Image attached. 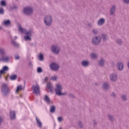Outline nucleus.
Returning a JSON list of instances; mask_svg holds the SVG:
<instances>
[{
  "instance_id": "obj_1",
  "label": "nucleus",
  "mask_w": 129,
  "mask_h": 129,
  "mask_svg": "<svg viewBox=\"0 0 129 129\" xmlns=\"http://www.w3.org/2000/svg\"><path fill=\"white\" fill-rule=\"evenodd\" d=\"M2 92L4 96H5L6 97H7V96H9V95L11 92V90H10V88L9 87V86H8V84H3L2 88Z\"/></svg>"
},
{
  "instance_id": "obj_2",
  "label": "nucleus",
  "mask_w": 129,
  "mask_h": 129,
  "mask_svg": "<svg viewBox=\"0 0 129 129\" xmlns=\"http://www.w3.org/2000/svg\"><path fill=\"white\" fill-rule=\"evenodd\" d=\"M62 90H63V88L61 84H56V88L55 89V94L58 95V96H62V95H66V93H62Z\"/></svg>"
},
{
  "instance_id": "obj_3",
  "label": "nucleus",
  "mask_w": 129,
  "mask_h": 129,
  "mask_svg": "<svg viewBox=\"0 0 129 129\" xmlns=\"http://www.w3.org/2000/svg\"><path fill=\"white\" fill-rule=\"evenodd\" d=\"M91 42L94 46H98L101 43V37L100 36H94L92 38Z\"/></svg>"
},
{
  "instance_id": "obj_4",
  "label": "nucleus",
  "mask_w": 129,
  "mask_h": 129,
  "mask_svg": "<svg viewBox=\"0 0 129 129\" xmlns=\"http://www.w3.org/2000/svg\"><path fill=\"white\" fill-rule=\"evenodd\" d=\"M43 122L45 125H51L52 121H51V118L49 114H46L44 115L43 117Z\"/></svg>"
},
{
  "instance_id": "obj_5",
  "label": "nucleus",
  "mask_w": 129,
  "mask_h": 129,
  "mask_svg": "<svg viewBox=\"0 0 129 129\" xmlns=\"http://www.w3.org/2000/svg\"><path fill=\"white\" fill-rule=\"evenodd\" d=\"M49 68L51 71L57 72L60 70V65H59L57 62H51L49 64Z\"/></svg>"
},
{
  "instance_id": "obj_6",
  "label": "nucleus",
  "mask_w": 129,
  "mask_h": 129,
  "mask_svg": "<svg viewBox=\"0 0 129 129\" xmlns=\"http://www.w3.org/2000/svg\"><path fill=\"white\" fill-rule=\"evenodd\" d=\"M33 30H29L28 32H26V35L24 36V39L25 41H32V36H33Z\"/></svg>"
},
{
  "instance_id": "obj_7",
  "label": "nucleus",
  "mask_w": 129,
  "mask_h": 129,
  "mask_svg": "<svg viewBox=\"0 0 129 129\" xmlns=\"http://www.w3.org/2000/svg\"><path fill=\"white\" fill-rule=\"evenodd\" d=\"M44 23L46 26L50 27L52 25V17L50 15L46 16L44 18Z\"/></svg>"
},
{
  "instance_id": "obj_8",
  "label": "nucleus",
  "mask_w": 129,
  "mask_h": 129,
  "mask_svg": "<svg viewBox=\"0 0 129 129\" xmlns=\"http://www.w3.org/2000/svg\"><path fill=\"white\" fill-rule=\"evenodd\" d=\"M51 52L55 55H58L60 53V47L56 45H53L51 46Z\"/></svg>"
},
{
  "instance_id": "obj_9",
  "label": "nucleus",
  "mask_w": 129,
  "mask_h": 129,
  "mask_svg": "<svg viewBox=\"0 0 129 129\" xmlns=\"http://www.w3.org/2000/svg\"><path fill=\"white\" fill-rule=\"evenodd\" d=\"M33 8L30 7H26L24 8L23 10V12L25 15H27V16H31L32 14H33Z\"/></svg>"
},
{
  "instance_id": "obj_10",
  "label": "nucleus",
  "mask_w": 129,
  "mask_h": 129,
  "mask_svg": "<svg viewBox=\"0 0 129 129\" xmlns=\"http://www.w3.org/2000/svg\"><path fill=\"white\" fill-rule=\"evenodd\" d=\"M109 77L110 80L112 82H115L117 80V74L116 73H113L110 75Z\"/></svg>"
},
{
  "instance_id": "obj_11",
  "label": "nucleus",
  "mask_w": 129,
  "mask_h": 129,
  "mask_svg": "<svg viewBox=\"0 0 129 129\" xmlns=\"http://www.w3.org/2000/svg\"><path fill=\"white\" fill-rule=\"evenodd\" d=\"M33 93H34L36 95H40V86L38 85L34 86Z\"/></svg>"
},
{
  "instance_id": "obj_12",
  "label": "nucleus",
  "mask_w": 129,
  "mask_h": 129,
  "mask_svg": "<svg viewBox=\"0 0 129 129\" xmlns=\"http://www.w3.org/2000/svg\"><path fill=\"white\" fill-rule=\"evenodd\" d=\"M18 25L19 26L18 30L20 33H21V34H27V33H28V31H27V29H26V28H23V27H22V26H21V24L18 23Z\"/></svg>"
},
{
  "instance_id": "obj_13",
  "label": "nucleus",
  "mask_w": 129,
  "mask_h": 129,
  "mask_svg": "<svg viewBox=\"0 0 129 129\" xmlns=\"http://www.w3.org/2000/svg\"><path fill=\"white\" fill-rule=\"evenodd\" d=\"M116 67L119 71H122L123 70V63L121 61H119L117 63Z\"/></svg>"
},
{
  "instance_id": "obj_14",
  "label": "nucleus",
  "mask_w": 129,
  "mask_h": 129,
  "mask_svg": "<svg viewBox=\"0 0 129 129\" xmlns=\"http://www.w3.org/2000/svg\"><path fill=\"white\" fill-rule=\"evenodd\" d=\"M102 88L106 91H107V90H109V83L107 82H104L102 85Z\"/></svg>"
},
{
  "instance_id": "obj_15",
  "label": "nucleus",
  "mask_w": 129,
  "mask_h": 129,
  "mask_svg": "<svg viewBox=\"0 0 129 129\" xmlns=\"http://www.w3.org/2000/svg\"><path fill=\"white\" fill-rule=\"evenodd\" d=\"M105 23V19L102 18L100 19L97 22L98 26H103Z\"/></svg>"
},
{
  "instance_id": "obj_16",
  "label": "nucleus",
  "mask_w": 129,
  "mask_h": 129,
  "mask_svg": "<svg viewBox=\"0 0 129 129\" xmlns=\"http://www.w3.org/2000/svg\"><path fill=\"white\" fill-rule=\"evenodd\" d=\"M108 119L109 120V121H110V122H112V123L115 121V118H114L113 115L111 114L108 115Z\"/></svg>"
},
{
  "instance_id": "obj_17",
  "label": "nucleus",
  "mask_w": 129,
  "mask_h": 129,
  "mask_svg": "<svg viewBox=\"0 0 129 129\" xmlns=\"http://www.w3.org/2000/svg\"><path fill=\"white\" fill-rule=\"evenodd\" d=\"M81 65L83 67H88L89 66V61L88 60H83L81 62Z\"/></svg>"
},
{
  "instance_id": "obj_18",
  "label": "nucleus",
  "mask_w": 129,
  "mask_h": 129,
  "mask_svg": "<svg viewBox=\"0 0 129 129\" xmlns=\"http://www.w3.org/2000/svg\"><path fill=\"white\" fill-rule=\"evenodd\" d=\"M46 87L51 93L53 92V85L51 83H48L46 85Z\"/></svg>"
},
{
  "instance_id": "obj_19",
  "label": "nucleus",
  "mask_w": 129,
  "mask_h": 129,
  "mask_svg": "<svg viewBox=\"0 0 129 129\" xmlns=\"http://www.w3.org/2000/svg\"><path fill=\"white\" fill-rule=\"evenodd\" d=\"M115 13V5H113L110 9V15L113 16V14Z\"/></svg>"
},
{
  "instance_id": "obj_20",
  "label": "nucleus",
  "mask_w": 129,
  "mask_h": 129,
  "mask_svg": "<svg viewBox=\"0 0 129 129\" xmlns=\"http://www.w3.org/2000/svg\"><path fill=\"white\" fill-rule=\"evenodd\" d=\"M115 42L118 46H121L123 44V41L120 38H118L115 40Z\"/></svg>"
},
{
  "instance_id": "obj_21",
  "label": "nucleus",
  "mask_w": 129,
  "mask_h": 129,
  "mask_svg": "<svg viewBox=\"0 0 129 129\" xmlns=\"http://www.w3.org/2000/svg\"><path fill=\"white\" fill-rule=\"evenodd\" d=\"M105 60L104 59L101 58L98 61V65L100 67H103L104 66V62Z\"/></svg>"
},
{
  "instance_id": "obj_22",
  "label": "nucleus",
  "mask_w": 129,
  "mask_h": 129,
  "mask_svg": "<svg viewBox=\"0 0 129 129\" xmlns=\"http://www.w3.org/2000/svg\"><path fill=\"white\" fill-rule=\"evenodd\" d=\"M10 116L11 119L12 120L16 118V112L15 111H11L10 114Z\"/></svg>"
},
{
  "instance_id": "obj_23",
  "label": "nucleus",
  "mask_w": 129,
  "mask_h": 129,
  "mask_svg": "<svg viewBox=\"0 0 129 129\" xmlns=\"http://www.w3.org/2000/svg\"><path fill=\"white\" fill-rule=\"evenodd\" d=\"M9 70V67L5 66L3 67L2 69L1 70V72H3V74H5L6 72Z\"/></svg>"
},
{
  "instance_id": "obj_24",
  "label": "nucleus",
  "mask_w": 129,
  "mask_h": 129,
  "mask_svg": "<svg viewBox=\"0 0 129 129\" xmlns=\"http://www.w3.org/2000/svg\"><path fill=\"white\" fill-rule=\"evenodd\" d=\"M11 20H10L9 19L4 21L3 22V25L5 26V27H7V26H9V25H11Z\"/></svg>"
},
{
  "instance_id": "obj_25",
  "label": "nucleus",
  "mask_w": 129,
  "mask_h": 129,
  "mask_svg": "<svg viewBox=\"0 0 129 129\" xmlns=\"http://www.w3.org/2000/svg\"><path fill=\"white\" fill-rule=\"evenodd\" d=\"M101 36L102 38L103 42H106L107 41V35L106 34L103 33Z\"/></svg>"
},
{
  "instance_id": "obj_26",
  "label": "nucleus",
  "mask_w": 129,
  "mask_h": 129,
  "mask_svg": "<svg viewBox=\"0 0 129 129\" xmlns=\"http://www.w3.org/2000/svg\"><path fill=\"white\" fill-rule=\"evenodd\" d=\"M120 98L123 101H126L127 100V96L125 94L121 95Z\"/></svg>"
},
{
  "instance_id": "obj_27",
  "label": "nucleus",
  "mask_w": 129,
  "mask_h": 129,
  "mask_svg": "<svg viewBox=\"0 0 129 129\" xmlns=\"http://www.w3.org/2000/svg\"><path fill=\"white\" fill-rule=\"evenodd\" d=\"M0 61H2V62H9L10 61V57H2L0 58Z\"/></svg>"
},
{
  "instance_id": "obj_28",
  "label": "nucleus",
  "mask_w": 129,
  "mask_h": 129,
  "mask_svg": "<svg viewBox=\"0 0 129 129\" xmlns=\"http://www.w3.org/2000/svg\"><path fill=\"white\" fill-rule=\"evenodd\" d=\"M78 125L79 127H80V128H83V127H84V124H83V122H82L81 121H79Z\"/></svg>"
},
{
  "instance_id": "obj_29",
  "label": "nucleus",
  "mask_w": 129,
  "mask_h": 129,
  "mask_svg": "<svg viewBox=\"0 0 129 129\" xmlns=\"http://www.w3.org/2000/svg\"><path fill=\"white\" fill-rule=\"evenodd\" d=\"M97 53H92L90 54V57L92 59H96L97 58Z\"/></svg>"
},
{
  "instance_id": "obj_30",
  "label": "nucleus",
  "mask_w": 129,
  "mask_h": 129,
  "mask_svg": "<svg viewBox=\"0 0 129 129\" xmlns=\"http://www.w3.org/2000/svg\"><path fill=\"white\" fill-rule=\"evenodd\" d=\"M55 111H56V107L54 105L51 106L50 107V112L53 113L55 112Z\"/></svg>"
},
{
  "instance_id": "obj_31",
  "label": "nucleus",
  "mask_w": 129,
  "mask_h": 129,
  "mask_svg": "<svg viewBox=\"0 0 129 129\" xmlns=\"http://www.w3.org/2000/svg\"><path fill=\"white\" fill-rule=\"evenodd\" d=\"M36 121L38 126H39V127H42V122H41V121H40L38 118H36Z\"/></svg>"
},
{
  "instance_id": "obj_32",
  "label": "nucleus",
  "mask_w": 129,
  "mask_h": 129,
  "mask_svg": "<svg viewBox=\"0 0 129 129\" xmlns=\"http://www.w3.org/2000/svg\"><path fill=\"white\" fill-rule=\"evenodd\" d=\"M17 78V75H13L10 77L11 80H16Z\"/></svg>"
},
{
  "instance_id": "obj_33",
  "label": "nucleus",
  "mask_w": 129,
  "mask_h": 129,
  "mask_svg": "<svg viewBox=\"0 0 129 129\" xmlns=\"http://www.w3.org/2000/svg\"><path fill=\"white\" fill-rule=\"evenodd\" d=\"M22 53L23 54L24 56H26V55H27V48L26 47L22 49Z\"/></svg>"
},
{
  "instance_id": "obj_34",
  "label": "nucleus",
  "mask_w": 129,
  "mask_h": 129,
  "mask_svg": "<svg viewBox=\"0 0 129 129\" xmlns=\"http://www.w3.org/2000/svg\"><path fill=\"white\" fill-rule=\"evenodd\" d=\"M39 59L40 61H43L44 60V55L43 54L41 53L39 56Z\"/></svg>"
},
{
  "instance_id": "obj_35",
  "label": "nucleus",
  "mask_w": 129,
  "mask_h": 129,
  "mask_svg": "<svg viewBox=\"0 0 129 129\" xmlns=\"http://www.w3.org/2000/svg\"><path fill=\"white\" fill-rule=\"evenodd\" d=\"M1 5L3 7H7V3L5 1H2L1 2Z\"/></svg>"
},
{
  "instance_id": "obj_36",
  "label": "nucleus",
  "mask_w": 129,
  "mask_h": 129,
  "mask_svg": "<svg viewBox=\"0 0 129 129\" xmlns=\"http://www.w3.org/2000/svg\"><path fill=\"white\" fill-rule=\"evenodd\" d=\"M92 32L94 35H97L98 34V31L95 29H92Z\"/></svg>"
},
{
  "instance_id": "obj_37",
  "label": "nucleus",
  "mask_w": 129,
  "mask_h": 129,
  "mask_svg": "<svg viewBox=\"0 0 129 129\" xmlns=\"http://www.w3.org/2000/svg\"><path fill=\"white\" fill-rule=\"evenodd\" d=\"M12 44H13L14 46H15V47H16V48H19V44H18V43H17V42H16V41L13 40L12 41Z\"/></svg>"
},
{
  "instance_id": "obj_38",
  "label": "nucleus",
  "mask_w": 129,
  "mask_h": 129,
  "mask_svg": "<svg viewBox=\"0 0 129 129\" xmlns=\"http://www.w3.org/2000/svg\"><path fill=\"white\" fill-rule=\"evenodd\" d=\"M57 78H58V76H54L51 77V80H53V81H56Z\"/></svg>"
},
{
  "instance_id": "obj_39",
  "label": "nucleus",
  "mask_w": 129,
  "mask_h": 129,
  "mask_svg": "<svg viewBox=\"0 0 129 129\" xmlns=\"http://www.w3.org/2000/svg\"><path fill=\"white\" fill-rule=\"evenodd\" d=\"M22 89H23L22 86H18L16 91V93H18V91H19V90H22Z\"/></svg>"
},
{
  "instance_id": "obj_40",
  "label": "nucleus",
  "mask_w": 129,
  "mask_h": 129,
  "mask_svg": "<svg viewBox=\"0 0 129 129\" xmlns=\"http://www.w3.org/2000/svg\"><path fill=\"white\" fill-rule=\"evenodd\" d=\"M45 100L46 101V102H50V98L49 97H48V96H45Z\"/></svg>"
},
{
  "instance_id": "obj_41",
  "label": "nucleus",
  "mask_w": 129,
  "mask_h": 129,
  "mask_svg": "<svg viewBox=\"0 0 129 129\" xmlns=\"http://www.w3.org/2000/svg\"><path fill=\"white\" fill-rule=\"evenodd\" d=\"M18 42H19V43H20L21 46H23L24 47H26V43H22V41H21V39L18 40Z\"/></svg>"
},
{
  "instance_id": "obj_42",
  "label": "nucleus",
  "mask_w": 129,
  "mask_h": 129,
  "mask_svg": "<svg viewBox=\"0 0 129 129\" xmlns=\"http://www.w3.org/2000/svg\"><path fill=\"white\" fill-rule=\"evenodd\" d=\"M37 72L38 73H42L43 72V70L42 69V68H37Z\"/></svg>"
},
{
  "instance_id": "obj_43",
  "label": "nucleus",
  "mask_w": 129,
  "mask_h": 129,
  "mask_svg": "<svg viewBox=\"0 0 129 129\" xmlns=\"http://www.w3.org/2000/svg\"><path fill=\"white\" fill-rule=\"evenodd\" d=\"M5 14V10L3 8H0V15H4Z\"/></svg>"
},
{
  "instance_id": "obj_44",
  "label": "nucleus",
  "mask_w": 129,
  "mask_h": 129,
  "mask_svg": "<svg viewBox=\"0 0 129 129\" xmlns=\"http://www.w3.org/2000/svg\"><path fill=\"white\" fill-rule=\"evenodd\" d=\"M0 54H1V55H5V50L1 48Z\"/></svg>"
},
{
  "instance_id": "obj_45",
  "label": "nucleus",
  "mask_w": 129,
  "mask_h": 129,
  "mask_svg": "<svg viewBox=\"0 0 129 129\" xmlns=\"http://www.w3.org/2000/svg\"><path fill=\"white\" fill-rule=\"evenodd\" d=\"M18 60H14L13 63V66H17V65L18 64Z\"/></svg>"
},
{
  "instance_id": "obj_46",
  "label": "nucleus",
  "mask_w": 129,
  "mask_h": 129,
  "mask_svg": "<svg viewBox=\"0 0 129 129\" xmlns=\"http://www.w3.org/2000/svg\"><path fill=\"white\" fill-rule=\"evenodd\" d=\"M111 96L113 98H115V97H116V94H115V93L112 92L111 94Z\"/></svg>"
},
{
  "instance_id": "obj_47",
  "label": "nucleus",
  "mask_w": 129,
  "mask_h": 129,
  "mask_svg": "<svg viewBox=\"0 0 129 129\" xmlns=\"http://www.w3.org/2000/svg\"><path fill=\"white\" fill-rule=\"evenodd\" d=\"M5 105H6V106H7V103H5V102H2L1 104V107H4V106H5Z\"/></svg>"
},
{
  "instance_id": "obj_48",
  "label": "nucleus",
  "mask_w": 129,
  "mask_h": 129,
  "mask_svg": "<svg viewBox=\"0 0 129 129\" xmlns=\"http://www.w3.org/2000/svg\"><path fill=\"white\" fill-rule=\"evenodd\" d=\"M69 96L71 98H75V96H74V94H73L70 93Z\"/></svg>"
},
{
  "instance_id": "obj_49",
  "label": "nucleus",
  "mask_w": 129,
  "mask_h": 129,
  "mask_svg": "<svg viewBox=\"0 0 129 129\" xmlns=\"http://www.w3.org/2000/svg\"><path fill=\"white\" fill-rule=\"evenodd\" d=\"M123 2L125 5H129V0H123Z\"/></svg>"
},
{
  "instance_id": "obj_50",
  "label": "nucleus",
  "mask_w": 129,
  "mask_h": 129,
  "mask_svg": "<svg viewBox=\"0 0 129 129\" xmlns=\"http://www.w3.org/2000/svg\"><path fill=\"white\" fill-rule=\"evenodd\" d=\"M57 119L59 122H61L63 120V118L62 117H58Z\"/></svg>"
},
{
  "instance_id": "obj_51",
  "label": "nucleus",
  "mask_w": 129,
  "mask_h": 129,
  "mask_svg": "<svg viewBox=\"0 0 129 129\" xmlns=\"http://www.w3.org/2000/svg\"><path fill=\"white\" fill-rule=\"evenodd\" d=\"M3 121H4V119L1 116H0V125H2V123H3Z\"/></svg>"
},
{
  "instance_id": "obj_52",
  "label": "nucleus",
  "mask_w": 129,
  "mask_h": 129,
  "mask_svg": "<svg viewBox=\"0 0 129 129\" xmlns=\"http://www.w3.org/2000/svg\"><path fill=\"white\" fill-rule=\"evenodd\" d=\"M18 9V7L17 6H14L13 7H12V10H17Z\"/></svg>"
},
{
  "instance_id": "obj_53",
  "label": "nucleus",
  "mask_w": 129,
  "mask_h": 129,
  "mask_svg": "<svg viewBox=\"0 0 129 129\" xmlns=\"http://www.w3.org/2000/svg\"><path fill=\"white\" fill-rule=\"evenodd\" d=\"M88 27H89V28H92V24L90 23H88Z\"/></svg>"
},
{
  "instance_id": "obj_54",
  "label": "nucleus",
  "mask_w": 129,
  "mask_h": 129,
  "mask_svg": "<svg viewBox=\"0 0 129 129\" xmlns=\"http://www.w3.org/2000/svg\"><path fill=\"white\" fill-rule=\"evenodd\" d=\"M96 124H97V121H95V120H93V125L95 126L96 125Z\"/></svg>"
},
{
  "instance_id": "obj_55",
  "label": "nucleus",
  "mask_w": 129,
  "mask_h": 129,
  "mask_svg": "<svg viewBox=\"0 0 129 129\" xmlns=\"http://www.w3.org/2000/svg\"><path fill=\"white\" fill-rule=\"evenodd\" d=\"M48 80H49V78L48 77H46L44 79L45 82H47V81H48Z\"/></svg>"
},
{
  "instance_id": "obj_56",
  "label": "nucleus",
  "mask_w": 129,
  "mask_h": 129,
  "mask_svg": "<svg viewBox=\"0 0 129 129\" xmlns=\"http://www.w3.org/2000/svg\"><path fill=\"white\" fill-rule=\"evenodd\" d=\"M16 60H19L20 59V57L19 56H15Z\"/></svg>"
},
{
  "instance_id": "obj_57",
  "label": "nucleus",
  "mask_w": 129,
  "mask_h": 129,
  "mask_svg": "<svg viewBox=\"0 0 129 129\" xmlns=\"http://www.w3.org/2000/svg\"><path fill=\"white\" fill-rule=\"evenodd\" d=\"M2 74H4V73L0 70V79L2 78Z\"/></svg>"
},
{
  "instance_id": "obj_58",
  "label": "nucleus",
  "mask_w": 129,
  "mask_h": 129,
  "mask_svg": "<svg viewBox=\"0 0 129 129\" xmlns=\"http://www.w3.org/2000/svg\"><path fill=\"white\" fill-rule=\"evenodd\" d=\"M29 66H31V67H32V66H33V64H32V62H29Z\"/></svg>"
},
{
  "instance_id": "obj_59",
  "label": "nucleus",
  "mask_w": 129,
  "mask_h": 129,
  "mask_svg": "<svg viewBox=\"0 0 129 129\" xmlns=\"http://www.w3.org/2000/svg\"><path fill=\"white\" fill-rule=\"evenodd\" d=\"M34 78H35V79H37V78H38V76L37 75H35Z\"/></svg>"
},
{
  "instance_id": "obj_60",
  "label": "nucleus",
  "mask_w": 129,
  "mask_h": 129,
  "mask_svg": "<svg viewBox=\"0 0 129 129\" xmlns=\"http://www.w3.org/2000/svg\"><path fill=\"white\" fill-rule=\"evenodd\" d=\"M17 38H18V37L17 36H15V40H17Z\"/></svg>"
},
{
  "instance_id": "obj_61",
  "label": "nucleus",
  "mask_w": 129,
  "mask_h": 129,
  "mask_svg": "<svg viewBox=\"0 0 129 129\" xmlns=\"http://www.w3.org/2000/svg\"><path fill=\"white\" fill-rule=\"evenodd\" d=\"M127 66H128V68L129 69V61H128V62L127 63Z\"/></svg>"
},
{
  "instance_id": "obj_62",
  "label": "nucleus",
  "mask_w": 129,
  "mask_h": 129,
  "mask_svg": "<svg viewBox=\"0 0 129 129\" xmlns=\"http://www.w3.org/2000/svg\"><path fill=\"white\" fill-rule=\"evenodd\" d=\"M2 27L0 26V30H2Z\"/></svg>"
},
{
  "instance_id": "obj_63",
  "label": "nucleus",
  "mask_w": 129,
  "mask_h": 129,
  "mask_svg": "<svg viewBox=\"0 0 129 129\" xmlns=\"http://www.w3.org/2000/svg\"><path fill=\"white\" fill-rule=\"evenodd\" d=\"M59 129H62V127H60Z\"/></svg>"
},
{
  "instance_id": "obj_64",
  "label": "nucleus",
  "mask_w": 129,
  "mask_h": 129,
  "mask_svg": "<svg viewBox=\"0 0 129 129\" xmlns=\"http://www.w3.org/2000/svg\"><path fill=\"white\" fill-rule=\"evenodd\" d=\"M0 25H1V22H0Z\"/></svg>"
}]
</instances>
